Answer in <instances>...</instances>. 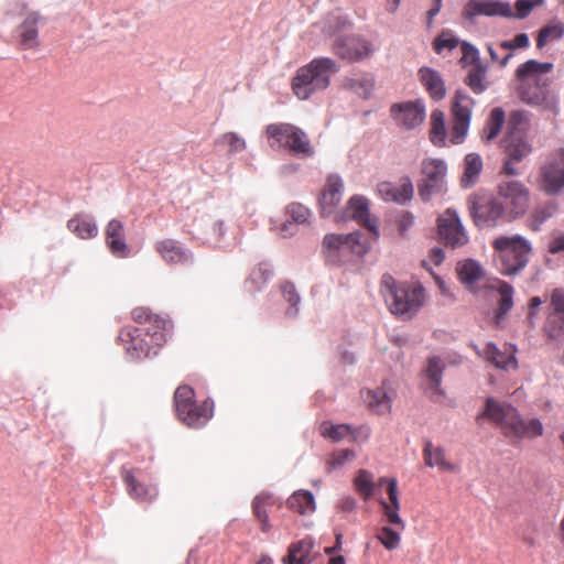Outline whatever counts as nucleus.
<instances>
[{
    "label": "nucleus",
    "mask_w": 564,
    "mask_h": 564,
    "mask_svg": "<svg viewBox=\"0 0 564 564\" xmlns=\"http://www.w3.org/2000/svg\"><path fill=\"white\" fill-rule=\"evenodd\" d=\"M530 189L520 181L503 180L496 188V196L469 199V212L478 227H495L500 219L512 221L525 215L530 206Z\"/></svg>",
    "instance_id": "obj_1"
},
{
    "label": "nucleus",
    "mask_w": 564,
    "mask_h": 564,
    "mask_svg": "<svg viewBox=\"0 0 564 564\" xmlns=\"http://www.w3.org/2000/svg\"><path fill=\"white\" fill-rule=\"evenodd\" d=\"M131 316L138 326H124L118 335L127 355L131 359L156 355L158 349L166 341L169 321L145 307H135Z\"/></svg>",
    "instance_id": "obj_2"
},
{
    "label": "nucleus",
    "mask_w": 564,
    "mask_h": 564,
    "mask_svg": "<svg viewBox=\"0 0 564 564\" xmlns=\"http://www.w3.org/2000/svg\"><path fill=\"white\" fill-rule=\"evenodd\" d=\"M552 69V63H540L535 59H529L518 66V90L523 101L546 110H554L557 107L558 97L551 89V79L544 76Z\"/></svg>",
    "instance_id": "obj_3"
},
{
    "label": "nucleus",
    "mask_w": 564,
    "mask_h": 564,
    "mask_svg": "<svg viewBox=\"0 0 564 564\" xmlns=\"http://www.w3.org/2000/svg\"><path fill=\"white\" fill-rule=\"evenodd\" d=\"M482 416L495 423L512 444L543 435V424L539 419H523L516 408L492 398L487 399Z\"/></svg>",
    "instance_id": "obj_4"
},
{
    "label": "nucleus",
    "mask_w": 564,
    "mask_h": 564,
    "mask_svg": "<svg viewBox=\"0 0 564 564\" xmlns=\"http://www.w3.org/2000/svg\"><path fill=\"white\" fill-rule=\"evenodd\" d=\"M339 70L337 63L330 57H316L300 67L292 78L291 86L294 95L306 100L312 95L327 89L330 78Z\"/></svg>",
    "instance_id": "obj_5"
},
{
    "label": "nucleus",
    "mask_w": 564,
    "mask_h": 564,
    "mask_svg": "<svg viewBox=\"0 0 564 564\" xmlns=\"http://www.w3.org/2000/svg\"><path fill=\"white\" fill-rule=\"evenodd\" d=\"M495 262L503 275H516L528 264L532 252L530 242L522 236H499L492 243Z\"/></svg>",
    "instance_id": "obj_6"
},
{
    "label": "nucleus",
    "mask_w": 564,
    "mask_h": 564,
    "mask_svg": "<svg viewBox=\"0 0 564 564\" xmlns=\"http://www.w3.org/2000/svg\"><path fill=\"white\" fill-rule=\"evenodd\" d=\"M525 128L527 118L524 113L513 111L510 115L507 134L502 140V149L506 154L502 172L507 175H518L519 170L516 167V163L522 161L532 150L525 139Z\"/></svg>",
    "instance_id": "obj_7"
},
{
    "label": "nucleus",
    "mask_w": 564,
    "mask_h": 564,
    "mask_svg": "<svg viewBox=\"0 0 564 564\" xmlns=\"http://www.w3.org/2000/svg\"><path fill=\"white\" fill-rule=\"evenodd\" d=\"M174 406L178 420L192 429L203 427L214 412V402L210 399L196 402L195 391L187 384H182L175 390Z\"/></svg>",
    "instance_id": "obj_8"
},
{
    "label": "nucleus",
    "mask_w": 564,
    "mask_h": 564,
    "mask_svg": "<svg viewBox=\"0 0 564 564\" xmlns=\"http://www.w3.org/2000/svg\"><path fill=\"white\" fill-rule=\"evenodd\" d=\"M382 292L390 312L395 315H413L424 302V289L421 286L410 288L397 285L391 275H383Z\"/></svg>",
    "instance_id": "obj_9"
},
{
    "label": "nucleus",
    "mask_w": 564,
    "mask_h": 564,
    "mask_svg": "<svg viewBox=\"0 0 564 564\" xmlns=\"http://www.w3.org/2000/svg\"><path fill=\"white\" fill-rule=\"evenodd\" d=\"M271 148H283L299 158L314 154V148L307 134L291 123H272L265 129Z\"/></svg>",
    "instance_id": "obj_10"
},
{
    "label": "nucleus",
    "mask_w": 564,
    "mask_h": 564,
    "mask_svg": "<svg viewBox=\"0 0 564 564\" xmlns=\"http://www.w3.org/2000/svg\"><path fill=\"white\" fill-rule=\"evenodd\" d=\"M359 232L348 235L328 234L323 240V252L330 261H337L339 257L350 254H362L366 252V246L360 241Z\"/></svg>",
    "instance_id": "obj_11"
},
{
    "label": "nucleus",
    "mask_w": 564,
    "mask_h": 564,
    "mask_svg": "<svg viewBox=\"0 0 564 564\" xmlns=\"http://www.w3.org/2000/svg\"><path fill=\"white\" fill-rule=\"evenodd\" d=\"M437 232L441 241L453 249L465 246L469 240L457 212L453 208H447L438 216Z\"/></svg>",
    "instance_id": "obj_12"
},
{
    "label": "nucleus",
    "mask_w": 564,
    "mask_h": 564,
    "mask_svg": "<svg viewBox=\"0 0 564 564\" xmlns=\"http://www.w3.org/2000/svg\"><path fill=\"white\" fill-rule=\"evenodd\" d=\"M474 100L463 91H456L452 102V142L462 143L467 134Z\"/></svg>",
    "instance_id": "obj_13"
},
{
    "label": "nucleus",
    "mask_w": 564,
    "mask_h": 564,
    "mask_svg": "<svg viewBox=\"0 0 564 564\" xmlns=\"http://www.w3.org/2000/svg\"><path fill=\"white\" fill-rule=\"evenodd\" d=\"M390 116L400 129L413 130L425 120V104L421 99L393 104L390 107Z\"/></svg>",
    "instance_id": "obj_14"
},
{
    "label": "nucleus",
    "mask_w": 564,
    "mask_h": 564,
    "mask_svg": "<svg viewBox=\"0 0 564 564\" xmlns=\"http://www.w3.org/2000/svg\"><path fill=\"white\" fill-rule=\"evenodd\" d=\"M445 174L446 164L443 160L427 159L422 162L423 177L417 185L422 200H430L433 194L441 191Z\"/></svg>",
    "instance_id": "obj_15"
},
{
    "label": "nucleus",
    "mask_w": 564,
    "mask_h": 564,
    "mask_svg": "<svg viewBox=\"0 0 564 564\" xmlns=\"http://www.w3.org/2000/svg\"><path fill=\"white\" fill-rule=\"evenodd\" d=\"M539 188L547 195H555L564 187V150L540 169Z\"/></svg>",
    "instance_id": "obj_16"
},
{
    "label": "nucleus",
    "mask_w": 564,
    "mask_h": 564,
    "mask_svg": "<svg viewBox=\"0 0 564 564\" xmlns=\"http://www.w3.org/2000/svg\"><path fill=\"white\" fill-rule=\"evenodd\" d=\"M333 51L341 59L354 62L370 56L375 47L364 39L343 36L335 40Z\"/></svg>",
    "instance_id": "obj_17"
},
{
    "label": "nucleus",
    "mask_w": 564,
    "mask_h": 564,
    "mask_svg": "<svg viewBox=\"0 0 564 564\" xmlns=\"http://www.w3.org/2000/svg\"><path fill=\"white\" fill-rule=\"evenodd\" d=\"M377 193L387 203L404 205L413 198L414 187L409 176H402L398 183L380 182L377 185Z\"/></svg>",
    "instance_id": "obj_18"
},
{
    "label": "nucleus",
    "mask_w": 564,
    "mask_h": 564,
    "mask_svg": "<svg viewBox=\"0 0 564 564\" xmlns=\"http://www.w3.org/2000/svg\"><path fill=\"white\" fill-rule=\"evenodd\" d=\"M477 354L498 369H518L517 347L512 344H505L503 348L499 349L494 343H488L481 351L477 350Z\"/></svg>",
    "instance_id": "obj_19"
},
{
    "label": "nucleus",
    "mask_w": 564,
    "mask_h": 564,
    "mask_svg": "<svg viewBox=\"0 0 564 564\" xmlns=\"http://www.w3.org/2000/svg\"><path fill=\"white\" fill-rule=\"evenodd\" d=\"M318 556L315 541L306 535L289 545L288 554L282 558L283 564H312Z\"/></svg>",
    "instance_id": "obj_20"
},
{
    "label": "nucleus",
    "mask_w": 564,
    "mask_h": 564,
    "mask_svg": "<svg viewBox=\"0 0 564 564\" xmlns=\"http://www.w3.org/2000/svg\"><path fill=\"white\" fill-rule=\"evenodd\" d=\"M41 15L37 12H29L17 29L19 48L22 51L37 50L40 47L39 23Z\"/></svg>",
    "instance_id": "obj_21"
},
{
    "label": "nucleus",
    "mask_w": 564,
    "mask_h": 564,
    "mask_svg": "<svg viewBox=\"0 0 564 564\" xmlns=\"http://www.w3.org/2000/svg\"><path fill=\"white\" fill-rule=\"evenodd\" d=\"M380 484H387V495L389 501L381 500L380 505L382 507L383 514L387 518V521L390 524L395 525L400 530H404L405 523L399 514L400 510V501H399V490H398V481L395 478H380Z\"/></svg>",
    "instance_id": "obj_22"
},
{
    "label": "nucleus",
    "mask_w": 564,
    "mask_h": 564,
    "mask_svg": "<svg viewBox=\"0 0 564 564\" xmlns=\"http://www.w3.org/2000/svg\"><path fill=\"white\" fill-rule=\"evenodd\" d=\"M346 214L358 224L367 228L375 237H378V221L371 217L369 202L360 195L352 196L347 204Z\"/></svg>",
    "instance_id": "obj_23"
},
{
    "label": "nucleus",
    "mask_w": 564,
    "mask_h": 564,
    "mask_svg": "<svg viewBox=\"0 0 564 564\" xmlns=\"http://www.w3.org/2000/svg\"><path fill=\"white\" fill-rule=\"evenodd\" d=\"M477 15L512 17L513 14L508 3L490 2L485 0H469L463 9V17L467 20H473Z\"/></svg>",
    "instance_id": "obj_24"
},
{
    "label": "nucleus",
    "mask_w": 564,
    "mask_h": 564,
    "mask_svg": "<svg viewBox=\"0 0 564 564\" xmlns=\"http://www.w3.org/2000/svg\"><path fill=\"white\" fill-rule=\"evenodd\" d=\"M343 189L344 183L338 175L327 177L318 199L322 215L329 216L335 212L341 200Z\"/></svg>",
    "instance_id": "obj_25"
},
{
    "label": "nucleus",
    "mask_w": 564,
    "mask_h": 564,
    "mask_svg": "<svg viewBox=\"0 0 564 564\" xmlns=\"http://www.w3.org/2000/svg\"><path fill=\"white\" fill-rule=\"evenodd\" d=\"M155 250L169 264H185L192 261L191 251L174 239H163L155 243Z\"/></svg>",
    "instance_id": "obj_26"
},
{
    "label": "nucleus",
    "mask_w": 564,
    "mask_h": 564,
    "mask_svg": "<svg viewBox=\"0 0 564 564\" xmlns=\"http://www.w3.org/2000/svg\"><path fill=\"white\" fill-rule=\"evenodd\" d=\"M105 241L109 250L116 257H127L129 253L126 243V232L122 221L119 219H111L105 229Z\"/></svg>",
    "instance_id": "obj_27"
},
{
    "label": "nucleus",
    "mask_w": 564,
    "mask_h": 564,
    "mask_svg": "<svg viewBox=\"0 0 564 564\" xmlns=\"http://www.w3.org/2000/svg\"><path fill=\"white\" fill-rule=\"evenodd\" d=\"M121 477L127 486V491L135 500L152 501L158 497V488L154 485L140 482L132 470L126 467L121 468Z\"/></svg>",
    "instance_id": "obj_28"
},
{
    "label": "nucleus",
    "mask_w": 564,
    "mask_h": 564,
    "mask_svg": "<svg viewBox=\"0 0 564 564\" xmlns=\"http://www.w3.org/2000/svg\"><path fill=\"white\" fill-rule=\"evenodd\" d=\"M443 371L444 364L440 357L429 358L424 376L429 381L426 390L430 393V398L435 401L440 400L444 395V392L441 389Z\"/></svg>",
    "instance_id": "obj_29"
},
{
    "label": "nucleus",
    "mask_w": 564,
    "mask_h": 564,
    "mask_svg": "<svg viewBox=\"0 0 564 564\" xmlns=\"http://www.w3.org/2000/svg\"><path fill=\"white\" fill-rule=\"evenodd\" d=\"M419 76L422 85L432 99L442 100L445 97V84L438 72L429 67H422L419 70Z\"/></svg>",
    "instance_id": "obj_30"
},
{
    "label": "nucleus",
    "mask_w": 564,
    "mask_h": 564,
    "mask_svg": "<svg viewBox=\"0 0 564 564\" xmlns=\"http://www.w3.org/2000/svg\"><path fill=\"white\" fill-rule=\"evenodd\" d=\"M422 455L425 465L429 467H437L441 470L448 471L455 470V466L446 458L445 449L442 446L434 445L431 441H425Z\"/></svg>",
    "instance_id": "obj_31"
},
{
    "label": "nucleus",
    "mask_w": 564,
    "mask_h": 564,
    "mask_svg": "<svg viewBox=\"0 0 564 564\" xmlns=\"http://www.w3.org/2000/svg\"><path fill=\"white\" fill-rule=\"evenodd\" d=\"M456 272L459 281L467 288H473L475 283L485 278L482 267L473 259L459 261L456 265Z\"/></svg>",
    "instance_id": "obj_32"
},
{
    "label": "nucleus",
    "mask_w": 564,
    "mask_h": 564,
    "mask_svg": "<svg viewBox=\"0 0 564 564\" xmlns=\"http://www.w3.org/2000/svg\"><path fill=\"white\" fill-rule=\"evenodd\" d=\"M67 229L80 239H91L98 234L94 218L82 214H76L67 221Z\"/></svg>",
    "instance_id": "obj_33"
},
{
    "label": "nucleus",
    "mask_w": 564,
    "mask_h": 564,
    "mask_svg": "<svg viewBox=\"0 0 564 564\" xmlns=\"http://www.w3.org/2000/svg\"><path fill=\"white\" fill-rule=\"evenodd\" d=\"M290 510L301 514H311L316 509L315 498L308 490L294 491L286 500Z\"/></svg>",
    "instance_id": "obj_34"
},
{
    "label": "nucleus",
    "mask_w": 564,
    "mask_h": 564,
    "mask_svg": "<svg viewBox=\"0 0 564 564\" xmlns=\"http://www.w3.org/2000/svg\"><path fill=\"white\" fill-rule=\"evenodd\" d=\"M482 170V160L480 155L476 153H469L465 156L464 160V174L460 178V184L463 187L467 188L473 186Z\"/></svg>",
    "instance_id": "obj_35"
},
{
    "label": "nucleus",
    "mask_w": 564,
    "mask_h": 564,
    "mask_svg": "<svg viewBox=\"0 0 564 564\" xmlns=\"http://www.w3.org/2000/svg\"><path fill=\"white\" fill-rule=\"evenodd\" d=\"M556 210L557 204L555 202L538 205L527 220L528 227L533 231H538L549 218L555 215Z\"/></svg>",
    "instance_id": "obj_36"
},
{
    "label": "nucleus",
    "mask_w": 564,
    "mask_h": 564,
    "mask_svg": "<svg viewBox=\"0 0 564 564\" xmlns=\"http://www.w3.org/2000/svg\"><path fill=\"white\" fill-rule=\"evenodd\" d=\"M286 215L290 219L285 221V224L280 229V234L283 237L288 236V231L293 225H302L307 223L311 217V212L307 207L300 203H292L286 208Z\"/></svg>",
    "instance_id": "obj_37"
},
{
    "label": "nucleus",
    "mask_w": 564,
    "mask_h": 564,
    "mask_svg": "<svg viewBox=\"0 0 564 564\" xmlns=\"http://www.w3.org/2000/svg\"><path fill=\"white\" fill-rule=\"evenodd\" d=\"M272 506V497L268 495H258L252 501V512L257 520L260 522V529L262 532H269L271 530V523L268 516V507Z\"/></svg>",
    "instance_id": "obj_38"
},
{
    "label": "nucleus",
    "mask_w": 564,
    "mask_h": 564,
    "mask_svg": "<svg viewBox=\"0 0 564 564\" xmlns=\"http://www.w3.org/2000/svg\"><path fill=\"white\" fill-rule=\"evenodd\" d=\"M365 400L368 408L377 414H386L391 410V398L383 389L369 390Z\"/></svg>",
    "instance_id": "obj_39"
},
{
    "label": "nucleus",
    "mask_w": 564,
    "mask_h": 564,
    "mask_svg": "<svg viewBox=\"0 0 564 564\" xmlns=\"http://www.w3.org/2000/svg\"><path fill=\"white\" fill-rule=\"evenodd\" d=\"M505 111L501 108H494L482 129L481 138L485 141H492L500 133L505 123Z\"/></svg>",
    "instance_id": "obj_40"
},
{
    "label": "nucleus",
    "mask_w": 564,
    "mask_h": 564,
    "mask_svg": "<svg viewBox=\"0 0 564 564\" xmlns=\"http://www.w3.org/2000/svg\"><path fill=\"white\" fill-rule=\"evenodd\" d=\"M431 129H430V139L431 142L435 145H443L445 143L446 138V127H445V115L440 109H434L431 113Z\"/></svg>",
    "instance_id": "obj_41"
},
{
    "label": "nucleus",
    "mask_w": 564,
    "mask_h": 564,
    "mask_svg": "<svg viewBox=\"0 0 564 564\" xmlns=\"http://www.w3.org/2000/svg\"><path fill=\"white\" fill-rule=\"evenodd\" d=\"M344 87L362 98H368L373 89V79L368 76L347 77Z\"/></svg>",
    "instance_id": "obj_42"
},
{
    "label": "nucleus",
    "mask_w": 564,
    "mask_h": 564,
    "mask_svg": "<svg viewBox=\"0 0 564 564\" xmlns=\"http://www.w3.org/2000/svg\"><path fill=\"white\" fill-rule=\"evenodd\" d=\"M564 35V23L555 21L543 26L536 39L538 48L544 47L549 42L560 40Z\"/></svg>",
    "instance_id": "obj_43"
},
{
    "label": "nucleus",
    "mask_w": 564,
    "mask_h": 564,
    "mask_svg": "<svg viewBox=\"0 0 564 564\" xmlns=\"http://www.w3.org/2000/svg\"><path fill=\"white\" fill-rule=\"evenodd\" d=\"M498 292L500 295L499 303H498V310L496 317L498 319L502 318L513 306V288L505 282L500 281L498 286Z\"/></svg>",
    "instance_id": "obj_44"
},
{
    "label": "nucleus",
    "mask_w": 564,
    "mask_h": 564,
    "mask_svg": "<svg viewBox=\"0 0 564 564\" xmlns=\"http://www.w3.org/2000/svg\"><path fill=\"white\" fill-rule=\"evenodd\" d=\"M373 477L372 474L366 469H360L355 478V487L365 500H368L373 494Z\"/></svg>",
    "instance_id": "obj_45"
},
{
    "label": "nucleus",
    "mask_w": 564,
    "mask_h": 564,
    "mask_svg": "<svg viewBox=\"0 0 564 564\" xmlns=\"http://www.w3.org/2000/svg\"><path fill=\"white\" fill-rule=\"evenodd\" d=\"M271 275V270L265 263H259L250 273L247 283L251 284L252 291L261 290V286L268 281Z\"/></svg>",
    "instance_id": "obj_46"
},
{
    "label": "nucleus",
    "mask_w": 564,
    "mask_h": 564,
    "mask_svg": "<svg viewBox=\"0 0 564 564\" xmlns=\"http://www.w3.org/2000/svg\"><path fill=\"white\" fill-rule=\"evenodd\" d=\"M485 75L486 70L481 67V65H476L473 69L469 70L465 83L474 93L481 94L486 89V84L484 82Z\"/></svg>",
    "instance_id": "obj_47"
},
{
    "label": "nucleus",
    "mask_w": 564,
    "mask_h": 564,
    "mask_svg": "<svg viewBox=\"0 0 564 564\" xmlns=\"http://www.w3.org/2000/svg\"><path fill=\"white\" fill-rule=\"evenodd\" d=\"M352 429L348 424H337V425H330L327 423H323L321 425V434L324 437H328L333 440L334 442H338L343 440L344 437L351 434Z\"/></svg>",
    "instance_id": "obj_48"
},
{
    "label": "nucleus",
    "mask_w": 564,
    "mask_h": 564,
    "mask_svg": "<svg viewBox=\"0 0 564 564\" xmlns=\"http://www.w3.org/2000/svg\"><path fill=\"white\" fill-rule=\"evenodd\" d=\"M376 538L389 551L399 547L401 542L400 533L394 531L390 527L380 528L376 534Z\"/></svg>",
    "instance_id": "obj_49"
},
{
    "label": "nucleus",
    "mask_w": 564,
    "mask_h": 564,
    "mask_svg": "<svg viewBox=\"0 0 564 564\" xmlns=\"http://www.w3.org/2000/svg\"><path fill=\"white\" fill-rule=\"evenodd\" d=\"M544 329L549 337L557 338L564 334V314L549 313Z\"/></svg>",
    "instance_id": "obj_50"
},
{
    "label": "nucleus",
    "mask_w": 564,
    "mask_h": 564,
    "mask_svg": "<svg viewBox=\"0 0 564 564\" xmlns=\"http://www.w3.org/2000/svg\"><path fill=\"white\" fill-rule=\"evenodd\" d=\"M218 142L228 148L230 153L241 152L246 149V141L243 138L238 135L236 132L224 133Z\"/></svg>",
    "instance_id": "obj_51"
},
{
    "label": "nucleus",
    "mask_w": 564,
    "mask_h": 564,
    "mask_svg": "<svg viewBox=\"0 0 564 564\" xmlns=\"http://www.w3.org/2000/svg\"><path fill=\"white\" fill-rule=\"evenodd\" d=\"M355 452L352 449H340L334 452L327 459L329 469H335L344 466L347 462L355 458Z\"/></svg>",
    "instance_id": "obj_52"
},
{
    "label": "nucleus",
    "mask_w": 564,
    "mask_h": 564,
    "mask_svg": "<svg viewBox=\"0 0 564 564\" xmlns=\"http://www.w3.org/2000/svg\"><path fill=\"white\" fill-rule=\"evenodd\" d=\"M530 45V40L528 34L519 33L511 41H503L500 44V47L503 50L512 51L517 48H527Z\"/></svg>",
    "instance_id": "obj_53"
},
{
    "label": "nucleus",
    "mask_w": 564,
    "mask_h": 564,
    "mask_svg": "<svg viewBox=\"0 0 564 564\" xmlns=\"http://www.w3.org/2000/svg\"><path fill=\"white\" fill-rule=\"evenodd\" d=\"M550 307V313L564 314V291L562 289H554L552 291Z\"/></svg>",
    "instance_id": "obj_54"
},
{
    "label": "nucleus",
    "mask_w": 564,
    "mask_h": 564,
    "mask_svg": "<svg viewBox=\"0 0 564 564\" xmlns=\"http://www.w3.org/2000/svg\"><path fill=\"white\" fill-rule=\"evenodd\" d=\"M462 53H463V56H462L463 62L473 64L475 66L480 65L479 64V52L474 45L464 42L462 44Z\"/></svg>",
    "instance_id": "obj_55"
},
{
    "label": "nucleus",
    "mask_w": 564,
    "mask_h": 564,
    "mask_svg": "<svg viewBox=\"0 0 564 564\" xmlns=\"http://www.w3.org/2000/svg\"><path fill=\"white\" fill-rule=\"evenodd\" d=\"M458 40L448 36L445 33H442L435 41H434V50L437 53H441L444 48L453 50L457 46Z\"/></svg>",
    "instance_id": "obj_56"
},
{
    "label": "nucleus",
    "mask_w": 564,
    "mask_h": 564,
    "mask_svg": "<svg viewBox=\"0 0 564 564\" xmlns=\"http://www.w3.org/2000/svg\"><path fill=\"white\" fill-rule=\"evenodd\" d=\"M395 223H397V227H398L399 232L402 236H404L405 232L408 231V229L412 227V225L414 223V217H413V215L410 212H402L397 217Z\"/></svg>",
    "instance_id": "obj_57"
},
{
    "label": "nucleus",
    "mask_w": 564,
    "mask_h": 564,
    "mask_svg": "<svg viewBox=\"0 0 564 564\" xmlns=\"http://www.w3.org/2000/svg\"><path fill=\"white\" fill-rule=\"evenodd\" d=\"M538 3H539V1H533V0H518L516 2V11H517L516 15L519 19L527 18Z\"/></svg>",
    "instance_id": "obj_58"
},
{
    "label": "nucleus",
    "mask_w": 564,
    "mask_h": 564,
    "mask_svg": "<svg viewBox=\"0 0 564 564\" xmlns=\"http://www.w3.org/2000/svg\"><path fill=\"white\" fill-rule=\"evenodd\" d=\"M282 294L284 299L291 304V306H296L300 302V296L293 284L286 282L282 285Z\"/></svg>",
    "instance_id": "obj_59"
},
{
    "label": "nucleus",
    "mask_w": 564,
    "mask_h": 564,
    "mask_svg": "<svg viewBox=\"0 0 564 564\" xmlns=\"http://www.w3.org/2000/svg\"><path fill=\"white\" fill-rule=\"evenodd\" d=\"M356 499L350 496H347L339 501L337 507L343 512H351L356 509Z\"/></svg>",
    "instance_id": "obj_60"
},
{
    "label": "nucleus",
    "mask_w": 564,
    "mask_h": 564,
    "mask_svg": "<svg viewBox=\"0 0 564 564\" xmlns=\"http://www.w3.org/2000/svg\"><path fill=\"white\" fill-rule=\"evenodd\" d=\"M549 251L553 254L564 252V235L554 237L551 240L549 245Z\"/></svg>",
    "instance_id": "obj_61"
},
{
    "label": "nucleus",
    "mask_w": 564,
    "mask_h": 564,
    "mask_svg": "<svg viewBox=\"0 0 564 564\" xmlns=\"http://www.w3.org/2000/svg\"><path fill=\"white\" fill-rule=\"evenodd\" d=\"M487 51L490 55L491 61L494 63H498L500 66H506L508 64L509 59L512 57V54L509 53L502 59H500L491 44L487 45Z\"/></svg>",
    "instance_id": "obj_62"
},
{
    "label": "nucleus",
    "mask_w": 564,
    "mask_h": 564,
    "mask_svg": "<svg viewBox=\"0 0 564 564\" xmlns=\"http://www.w3.org/2000/svg\"><path fill=\"white\" fill-rule=\"evenodd\" d=\"M443 0H433V7L427 11L426 24L430 28L433 23V19L438 14L442 8Z\"/></svg>",
    "instance_id": "obj_63"
},
{
    "label": "nucleus",
    "mask_w": 564,
    "mask_h": 564,
    "mask_svg": "<svg viewBox=\"0 0 564 564\" xmlns=\"http://www.w3.org/2000/svg\"><path fill=\"white\" fill-rule=\"evenodd\" d=\"M431 260L436 264H441L444 260V251L441 248H434L430 253Z\"/></svg>",
    "instance_id": "obj_64"
}]
</instances>
